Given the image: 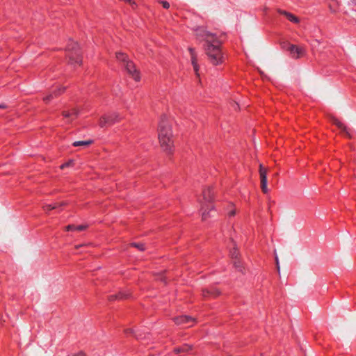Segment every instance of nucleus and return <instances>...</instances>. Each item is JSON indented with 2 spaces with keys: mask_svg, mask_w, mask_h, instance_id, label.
Here are the masks:
<instances>
[{
  "mask_svg": "<svg viewBox=\"0 0 356 356\" xmlns=\"http://www.w3.org/2000/svg\"><path fill=\"white\" fill-rule=\"evenodd\" d=\"M195 36L200 42H204V49L208 59L213 65L223 63L222 42L217 35L208 31L204 27H198L195 30Z\"/></svg>",
  "mask_w": 356,
  "mask_h": 356,
  "instance_id": "nucleus-1",
  "label": "nucleus"
},
{
  "mask_svg": "<svg viewBox=\"0 0 356 356\" xmlns=\"http://www.w3.org/2000/svg\"><path fill=\"white\" fill-rule=\"evenodd\" d=\"M203 199L205 202L208 203L207 206L202 205V218L203 220H207L209 217H213L215 216L216 211L212 204V200L213 199V192L211 187H207L202 191Z\"/></svg>",
  "mask_w": 356,
  "mask_h": 356,
  "instance_id": "nucleus-2",
  "label": "nucleus"
},
{
  "mask_svg": "<svg viewBox=\"0 0 356 356\" xmlns=\"http://www.w3.org/2000/svg\"><path fill=\"white\" fill-rule=\"evenodd\" d=\"M116 58L122 63L127 72L134 80L136 81L140 80L139 71L136 68L135 64L128 58L126 54L122 52H117Z\"/></svg>",
  "mask_w": 356,
  "mask_h": 356,
  "instance_id": "nucleus-3",
  "label": "nucleus"
},
{
  "mask_svg": "<svg viewBox=\"0 0 356 356\" xmlns=\"http://www.w3.org/2000/svg\"><path fill=\"white\" fill-rule=\"evenodd\" d=\"M66 51H67V56L69 57V62L70 64L81 65L82 56L77 42L73 40H70L66 47Z\"/></svg>",
  "mask_w": 356,
  "mask_h": 356,
  "instance_id": "nucleus-4",
  "label": "nucleus"
},
{
  "mask_svg": "<svg viewBox=\"0 0 356 356\" xmlns=\"http://www.w3.org/2000/svg\"><path fill=\"white\" fill-rule=\"evenodd\" d=\"M122 117L118 113H112L104 115L99 120V124L101 127H110L122 120Z\"/></svg>",
  "mask_w": 356,
  "mask_h": 356,
  "instance_id": "nucleus-5",
  "label": "nucleus"
},
{
  "mask_svg": "<svg viewBox=\"0 0 356 356\" xmlns=\"http://www.w3.org/2000/svg\"><path fill=\"white\" fill-rule=\"evenodd\" d=\"M172 129L170 126L164 121H162L159 124V143H164L163 138H172Z\"/></svg>",
  "mask_w": 356,
  "mask_h": 356,
  "instance_id": "nucleus-6",
  "label": "nucleus"
},
{
  "mask_svg": "<svg viewBox=\"0 0 356 356\" xmlns=\"http://www.w3.org/2000/svg\"><path fill=\"white\" fill-rule=\"evenodd\" d=\"M173 321L178 325L189 327L195 324V319L189 316L183 315L174 318Z\"/></svg>",
  "mask_w": 356,
  "mask_h": 356,
  "instance_id": "nucleus-7",
  "label": "nucleus"
},
{
  "mask_svg": "<svg viewBox=\"0 0 356 356\" xmlns=\"http://www.w3.org/2000/svg\"><path fill=\"white\" fill-rule=\"evenodd\" d=\"M286 50L289 52L290 56L293 59H298L305 54V49L293 44H289Z\"/></svg>",
  "mask_w": 356,
  "mask_h": 356,
  "instance_id": "nucleus-8",
  "label": "nucleus"
},
{
  "mask_svg": "<svg viewBox=\"0 0 356 356\" xmlns=\"http://www.w3.org/2000/svg\"><path fill=\"white\" fill-rule=\"evenodd\" d=\"M259 175L261 179V188L264 193H267L268 191L267 187V170L262 165H259Z\"/></svg>",
  "mask_w": 356,
  "mask_h": 356,
  "instance_id": "nucleus-9",
  "label": "nucleus"
},
{
  "mask_svg": "<svg viewBox=\"0 0 356 356\" xmlns=\"http://www.w3.org/2000/svg\"><path fill=\"white\" fill-rule=\"evenodd\" d=\"M164 143H160L161 147L167 154H172L174 148L172 138H163Z\"/></svg>",
  "mask_w": 356,
  "mask_h": 356,
  "instance_id": "nucleus-10",
  "label": "nucleus"
},
{
  "mask_svg": "<svg viewBox=\"0 0 356 356\" xmlns=\"http://www.w3.org/2000/svg\"><path fill=\"white\" fill-rule=\"evenodd\" d=\"M131 297V293L129 290L120 291L119 293L111 295L108 296V300L110 301H113L115 300H123L127 299Z\"/></svg>",
  "mask_w": 356,
  "mask_h": 356,
  "instance_id": "nucleus-11",
  "label": "nucleus"
},
{
  "mask_svg": "<svg viewBox=\"0 0 356 356\" xmlns=\"http://www.w3.org/2000/svg\"><path fill=\"white\" fill-rule=\"evenodd\" d=\"M188 51L191 54V60L192 65L193 67V70H194L196 75L198 76H199V73H198L199 65L197 64V55H196L195 49L193 47H189Z\"/></svg>",
  "mask_w": 356,
  "mask_h": 356,
  "instance_id": "nucleus-12",
  "label": "nucleus"
},
{
  "mask_svg": "<svg viewBox=\"0 0 356 356\" xmlns=\"http://www.w3.org/2000/svg\"><path fill=\"white\" fill-rule=\"evenodd\" d=\"M220 294V291L216 288L204 289L202 296L205 298H216Z\"/></svg>",
  "mask_w": 356,
  "mask_h": 356,
  "instance_id": "nucleus-13",
  "label": "nucleus"
},
{
  "mask_svg": "<svg viewBox=\"0 0 356 356\" xmlns=\"http://www.w3.org/2000/svg\"><path fill=\"white\" fill-rule=\"evenodd\" d=\"M65 88H64V87H59V88H57V90H54L49 95H48L46 97H44L43 98V100L46 103H49L52 99H54V97H56L61 95L62 93H63L65 92Z\"/></svg>",
  "mask_w": 356,
  "mask_h": 356,
  "instance_id": "nucleus-14",
  "label": "nucleus"
},
{
  "mask_svg": "<svg viewBox=\"0 0 356 356\" xmlns=\"http://www.w3.org/2000/svg\"><path fill=\"white\" fill-rule=\"evenodd\" d=\"M65 88H64V87H59V88H57V90H54L49 95H48L46 97H44L43 98V100L46 103H49L52 99H54V97H56L61 95L62 93H63L65 92Z\"/></svg>",
  "mask_w": 356,
  "mask_h": 356,
  "instance_id": "nucleus-15",
  "label": "nucleus"
},
{
  "mask_svg": "<svg viewBox=\"0 0 356 356\" xmlns=\"http://www.w3.org/2000/svg\"><path fill=\"white\" fill-rule=\"evenodd\" d=\"M333 122L334 124L338 127V128H339L340 129H341L345 134L346 135L349 137V138H351L352 137V134L350 132V129H348L343 123H342L341 122H340L338 119L337 118H334L333 119Z\"/></svg>",
  "mask_w": 356,
  "mask_h": 356,
  "instance_id": "nucleus-16",
  "label": "nucleus"
},
{
  "mask_svg": "<svg viewBox=\"0 0 356 356\" xmlns=\"http://www.w3.org/2000/svg\"><path fill=\"white\" fill-rule=\"evenodd\" d=\"M63 116L68 120V122H71L76 119L79 115V111L76 108H73L72 111H65L63 112Z\"/></svg>",
  "mask_w": 356,
  "mask_h": 356,
  "instance_id": "nucleus-17",
  "label": "nucleus"
},
{
  "mask_svg": "<svg viewBox=\"0 0 356 356\" xmlns=\"http://www.w3.org/2000/svg\"><path fill=\"white\" fill-rule=\"evenodd\" d=\"M278 13L281 15H284L290 22L293 23H298L299 19L297 17L291 14V13H289L286 10H279Z\"/></svg>",
  "mask_w": 356,
  "mask_h": 356,
  "instance_id": "nucleus-18",
  "label": "nucleus"
},
{
  "mask_svg": "<svg viewBox=\"0 0 356 356\" xmlns=\"http://www.w3.org/2000/svg\"><path fill=\"white\" fill-rule=\"evenodd\" d=\"M193 346L189 344H184L181 346L175 348V353H187L192 350Z\"/></svg>",
  "mask_w": 356,
  "mask_h": 356,
  "instance_id": "nucleus-19",
  "label": "nucleus"
},
{
  "mask_svg": "<svg viewBox=\"0 0 356 356\" xmlns=\"http://www.w3.org/2000/svg\"><path fill=\"white\" fill-rule=\"evenodd\" d=\"M64 204H65L64 202H63L62 204H58V203L47 204L43 206V209L45 212H49L53 209H56L60 206L64 205Z\"/></svg>",
  "mask_w": 356,
  "mask_h": 356,
  "instance_id": "nucleus-20",
  "label": "nucleus"
},
{
  "mask_svg": "<svg viewBox=\"0 0 356 356\" xmlns=\"http://www.w3.org/2000/svg\"><path fill=\"white\" fill-rule=\"evenodd\" d=\"M93 143L92 140H79V141H75L72 143V145L74 147H78V146H87L90 145Z\"/></svg>",
  "mask_w": 356,
  "mask_h": 356,
  "instance_id": "nucleus-21",
  "label": "nucleus"
},
{
  "mask_svg": "<svg viewBox=\"0 0 356 356\" xmlns=\"http://www.w3.org/2000/svg\"><path fill=\"white\" fill-rule=\"evenodd\" d=\"M131 246L135 247L140 251H144L145 250V245L143 243H131Z\"/></svg>",
  "mask_w": 356,
  "mask_h": 356,
  "instance_id": "nucleus-22",
  "label": "nucleus"
},
{
  "mask_svg": "<svg viewBox=\"0 0 356 356\" xmlns=\"http://www.w3.org/2000/svg\"><path fill=\"white\" fill-rule=\"evenodd\" d=\"M238 255V252L237 250V249L234 247L233 249L232 250H230V256L232 257V258H237Z\"/></svg>",
  "mask_w": 356,
  "mask_h": 356,
  "instance_id": "nucleus-23",
  "label": "nucleus"
},
{
  "mask_svg": "<svg viewBox=\"0 0 356 356\" xmlns=\"http://www.w3.org/2000/svg\"><path fill=\"white\" fill-rule=\"evenodd\" d=\"M234 267L238 270L242 272V267L241 266L240 261H234Z\"/></svg>",
  "mask_w": 356,
  "mask_h": 356,
  "instance_id": "nucleus-24",
  "label": "nucleus"
},
{
  "mask_svg": "<svg viewBox=\"0 0 356 356\" xmlns=\"http://www.w3.org/2000/svg\"><path fill=\"white\" fill-rule=\"evenodd\" d=\"M86 227H87L86 225H77V226L75 225V229L76 231H79V232L86 229Z\"/></svg>",
  "mask_w": 356,
  "mask_h": 356,
  "instance_id": "nucleus-25",
  "label": "nucleus"
},
{
  "mask_svg": "<svg viewBox=\"0 0 356 356\" xmlns=\"http://www.w3.org/2000/svg\"><path fill=\"white\" fill-rule=\"evenodd\" d=\"M160 3L162 4L163 7L165 9H168L170 8V3L166 1H161Z\"/></svg>",
  "mask_w": 356,
  "mask_h": 356,
  "instance_id": "nucleus-26",
  "label": "nucleus"
},
{
  "mask_svg": "<svg viewBox=\"0 0 356 356\" xmlns=\"http://www.w3.org/2000/svg\"><path fill=\"white\" fill-rule=\"evenodd\" d=\"M66 230L67 231H74V230H76L75 229V225H69L66 227Z\"/></svg>",
  "mask_w": 356,
  "mask_h": 356,
  "instance_id": "nucleus-27",
  "label": "nucleus"
},
{
  "mask_svg": "<svg viewBox=\"0 0 356 356\" xmlns=\"http://www.w3.org/2000/svg\"><path fill=\"white\" fill-rule=\"evenodd\" d=\"M69 356H86V354L83 351H79L77 353L72 354Z\"/></svg>",
  "mask_w": 356,
  "mask_h": 356,
  "instance_id": "nucleus-28",
  "label": "nucleus"
},
{
  "mask_svg": "<svg viewBox=\"0 0 356 356\" xmlns=\"http://www.w3.org/2000/svg\"><path fill=\"white\" fill-rule=\"evenodd\" d=\"M275 260H276V265H277V270L280 271V265H279V261H278L277 256H275Z\"/></svg>",
  "mask_w": 356,
  "mask_h": 356,
  "instance_id": "nucleus-29",
  "label": "nucleus"
},
{
  "mask_svg": "<svg viewBox=\"0 0 356 356\" xmlns=\"http://www.w3.org/2000/svg\"><path fill=\"white\" fill-rule=\"evenodd\" d=\"M70 165V162H67V163H63L60 165V168L63 169L65 167H67V166H69Z\"/></svg>",
  "mask_w": 356,
  "mask_h": 356,
  "instance_id": "nucleus-30",
  "label": "nucleus"
},
{
  "mask_svg": "<svg viewBox=\"0 0 356 356\" xmlns=\"http://www.w3.org/2000/svg\"><path fill=\"white\" fill-rule=\"evenodd\" d=\"M235 213H236V212H235V210H234V209H233V210H231V211L229 212L228 215H229V216H234L235 215Z\"/></svg>",
  "mask_w": 356,
  "mask_h": 356,
  "instance_id": "nucleus-31",
  "label": "nucleus"
},
{
  "mask_svg": "<svg viewBox=\"0 0 356 356\" xmlns=\"http://www.w3.org/2000/svg\"><path fill=\"white\" fill-rule=\"evenodd\" d=\"M6 108V105L3 103L0 104V108Z\"/></svg>",
  "mask_w": 356,
  "mask_h": 356,
  "instance_id": "nucleus-32",
  "label": "nucleus"
},
{
  "mask_svg": "<svg viewBox=\"0 0 356 356\" xmlns=\"http://www.w3.org/2000/svg\"><path fill=\"white\" fill-rule=\"evenodd\" d=\"M351 3L356 6V0H350Z\"/></svg>",
  "mask_w": 356,
  "mask_h": 356,
  "instance_id": "nucleus-33",
  "label": "nucleus"
}]
</instances>
